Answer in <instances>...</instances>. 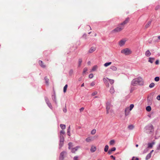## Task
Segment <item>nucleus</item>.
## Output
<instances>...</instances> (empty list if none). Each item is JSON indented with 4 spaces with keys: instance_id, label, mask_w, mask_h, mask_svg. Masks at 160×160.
Returning a JSON list of instances; mask_svg holds the SVG:
<instances>
[{
    "instance_id": "nucleus-1",
    "label": "nucleus",
    "mask_w": 160,
    "mask_h": 160,
    "mask_svg": "<svg viewBox=\"0 0 160 160\" xmlns=\"http://www.w3.org/2000/svg\"><path fill=\"white\" fill-rule=\"evenodd\" d=\"M129 21V18H127L124 21L118 25V27L113 30L112 31V32L116 33L120 32L125 27V25L127 24Z\"/></svg>"
},
{
    "instance_id": "nucleus-2",
    "label": "nucleus",
    "mask_w": 160,
    "mask_h": 160,
    "mask_svg": "<svg viewBox=\"0 0 160 160\" xmlns=\"http://www.w3.org/2000/svg\"><path fill=\"white\" fill-rule=\"evenodd\" d=\"M132 84L133 86H136L137 84L142 85L143 84V82L142 78L139 77L133 79L132 82Z\"/></svg>"
},
{
    "instance_id": "nucleus-3",
    "label": "nucleus",
    "mask_w": 160,
    "mask_h": 160,
    "mask_svg": "<svg viewBox=\"0 0 160 160\" xmlns=\"http://www.w3.org/2000/svg\"><path fill=\"white\" fill-rule=\"evenodd\" d=\"M132 51L128 48H126L122 50L121 53L126 55H129L132 53Z\"/></svg>"
},
{
    "instance_id": "nucleus-4",
    "label": "nucleus",
    "mask_w": 160,
    "mask_h": 160,
    "mask_svg": "<svg viewBox=\"0 0 160 160\" xmlns=\"http://www.w3.org/2000/svg\"><path fill=\"white\" fill-rule=\"evenodd\" d=\"M67 155V152L65 151L62 152L60 154L59 160H63L65 157Z\"/></svg>"
},
{
    "instance_id": "nucleus-5",
    "label": "nucleus",
    "mask_w": 160,
    "mask_h": 160,
    "mask_svg": "<svg viewBox=\"0 0 160 160\" xmlns=\"http://www.w3.org/2000/svg\"><path fill=\"white\" fill-rule=\"evenodd\" d=\"M126 40L125 39H122L120 40L119 42V45L120 46H122L124 45Z\"/></svg>"
},
{
    "instance_id": "nucleus-6",
    "label": "nucleus",
    "mask_w": 160,
    "mask_h": 160,
    "mask_svg": "<svg viewBox=\"0 0 160 160\" xmlns=\"http://www.w3.org/2000/svg\"><path fill=\"white\" fill-rule=\"evenodd\" d=\"M131 110H129V107H127L125 110V116H127L129 114L130 111Z\"/></svg>"
},
{
    "instance_id": "nucleus-7",
    "label": "nucleus",
    "mask_w": 160,
    "mask_h": 160,
    "mask_svg": "<svg viewBox=\"0 0 160 160\" xmlns=\"http://www.w3.org/2000/svg\"><path fill=\"white\" fill-rule=\"evenodd\" d=\"M96 50V48L95 47H92L88 51V52L91 53L95 51Z\"/></svg>"
},
{
    "instance_id": "nucleus-8",
    "label": "nucleus",
    "mask_w": 160,
    "mask_h": 160,
    "mask_svg": "<svg viewBox=\"0 0 160 160\" xmlns=\"http://www.w3.org/2000/svg\"><path fill=\"white\" fill-rule=\"evenodd\" d=\"M80 148L79 146L76 147L74 148H72L71 149V152L72 153H75V152Z\"/></svg>"
},
{
    "instance_id": "nucleus-9",
    "label": "nucleus",
    "mask_w": 160,
    "mask_h": 160,
    "mask_svg": "<svg viewBox=\"0 0 160 160\" xmlns=\"http://www.w3.org/2000/svg\"><path fill=\"white\" fill-rule=\"evenodd\" d=\"M94 140L93 138L92 137H88L86 139V141L87 142H89L92 141Z\"/></svg>"
},
{
    "instance_id": "nucleus-10",
    "label": "nucleus",
    "mask_w": 160,
    "mask_h": 160,
    "mask_svg": "<svg viewBox=\"0 0 160 160\" xmlns=\"http://www.w3.org/2000/svg\"><path fill=\"white\" fill-rule=\"evenodd\" d=\"M109 92L112 94H113L114 93L115 90L113 86H112V87H111L109 90Z\"/></svg>"
},
{
    "instance_id": "nucleus-11",
    "label": "nucleus",
    "mask_w": 160,
    "mask_h": 160,
    "mask_svg": "<svg viewBox=\"0 0 160 160\" xmlns=\"http://www.w3.org/2000/svg\"><path fill=\"white\" fill-rule=\"evenodd\" d=\"M38 63L42 67L45 68L46 67V66L42 61L39 60L38 62Z\"/></svg>"
},
{
    "instance_id": "nucleus-12",
    "label": "nucleus",
    "mask_w": 160,
    "mask_h": 160,
    "mask_svg": "<svg viewBox=\"0 0 160 160\" xmlns=\"http://www.w3.org/2000/svg\"><path fill=\"white\" fill-rule=\"evenodd\" d=\"M96 150V147L94 146H92L91 148L90 151L91 152H94Z\"/></svg>"
},
{
    "instance_id": "nucleus-13",
    "label": "nucleus",
    "mask_w": 160,
    "mask_h": 160,
    "mask_svg": "<svg viewBox=\"0 0 160 160\" xmlns=\"http://www.w3.org/2000/svg\"><path fill=\"white\" fill-rule=\"evenodd\" d=\"M110 109V106L109 105H107L106 106L107 114H108L109 113V110Z\"/></svg>"
},
{
    "instance_id": "nucleus-14",
    "label": "nucleus",
    "mask_w": 160,
    "mask_h": 160,
    "mask_svg": "<svg viewBox=\"0 0 160 160\" xmlns=\"http://www.w3.org/2000/svg\"><path fill=\"white\" fill-rule=\"evenodd\" d=\"M151 54V53L149 50H147L145 52V55L147 57H149Z\"/></svg>"
},
{
    "instance_id": "nucleus-15",
    "label": "nucleus",
    "mask_w": 160,
    "mask_h": 160,
    "mask_svg": "<svg viewBox=\"0 0 160 160\" xmlns=\"http://www.w3.org/2000/svg\"><path fill=\"white\" fill-rule=\"evenodd\" d=\"M151 21H148L147 22V23L146 24V25L145 26V27L146 28H148L150 26V25L151 24Z\"/></svg>"
},
{
    "instance_id": "nucleus-16",
    "label": "nucleus",
    "mask_w": 160,
    "mask_h": 160,
    "mask_svg": "<svg viewBox=\"0 0 160 160\" xmlns=\"http://www.w3.org/2000/svg\"><path fill=\"white\" fill-rule=\"evenodd\" d=\"M110 69L114 71H116L117 69V67L114 66H111L110 67Z\"/></svg>"
},
{
    "instance_id": "nucleus-17",
    "label": "nucleus",
    "mask_w": 160,
    "mask_h": 160,
    "mask_svg": "<svg viewBox=\"0 0 160 160\" xmlns=\"http://www.w3.org/2000/svg\"><path fill=\"white\" fill-rule=\"evenodd\" d=\"M44 79L45 80V82H46V84L47 85H48L49 84V83H48L49 81V79H48L47 77H45L44 78Z\"/></svg>"
},
{
    "instance_id": "nucleus-18",
    "label": "nucleus",
    "mask_w": 160,
    "mask_h": 160,
    "mask_svg": "<svg viewBox=\"0 0 160 160\" xmlns=\"http://www.w3.org/2000/svg\"><path fill=\"white\" fill-rule=\"evenodd\" d=\"M108 78H103V82L104 84H105L107 83L108 82Z\"/></svg>"
},
{
    "instance_id": "nucleus-19",
    "label": "nucleus",
    "mask_w": 160,
    "mask_h": 160,
    "mask_svg": "<svg viewBox=\"0 0 160 160\" xmlns=\"http://www.w3.org/2000/svg\"><path fill=\"white\" fill-rule=\"evenodd\" d=\"M154 60V58H149L148 60V62L151 63H153V60Z\"/></svg>"
},
{
    "instance_id": "nucleus-20",
    "label": "nucleus",
    "mask_w": 160,
    "mask_h": 160,
    "mask_svg": "<svg viewBox=\"0 0 160 160\" xmlns=\"http://www.w3.org/2000/svg\"><path fill=\"white\" fill-rule=\"evenodd\" d=\"M151 153H149L148 154L147 156L146 157V160H148L151 157Z\"/></svg>"
},
{
    "instance_id": "nucleus-21",
    "label": "nucleus",
    "mask_w": 160,
    "mask_h": 160,
    "mask_svg": "<svg viewBox=\"0 0 160 160\" xmlns=\"http://www.w3.org/2000/svg\"><path fill=\"white\" fill-rule=\"evenodd\" d=\"M154 144V143L153 142L151 143H149L148 144V148H152V147L153 145Z\"/></svg>"
},
{
    "instance_id": "nucleus-22",
    "label": "nucleus",
    "mask_w": 160,
    "mask_h": 160,
    "mask_svg": "<svg viewBox=\"0 0 160 160\" xmlns=\"http://www.w3.org/2000/svg\"><path fill=\"white\" fill-rule=\"evenodd\" d=\"M112 62H107L104 64V66L105 67H108V66L110 65L111 64Z\"/></svg>"
},
{
    "instance_id": "nucleus-23",
    "label": "nucleus",
    "mask_w": 160,
    "mask_h": 160,
    "mask_svg": "<svg viewBox=\"0 0 160 160\" xmlns=\"http://www.w3.org/2000/svg\"><path fill=\"white\" fill-rule=\"evenodd\" d=\"M146 110L147 111H148V112H150L151 110V107L150 106H147L146 108Z\"/></svg>"
},
{
    "instance_id": "nucleus-24",
    "label": "nucleus",
    "mask_w": 160,
    "mask_h": 160,
    "mask_svg": "<svg viewBox=\"0 0 160 160\" xmlns=\"http://www.w3.org/2000/svg\"><path fill=\"white\" fill-rule=\"evenodd\" d=\"M98 66L96 65L94 66L92 68V71H95L97 68Z\"/></svg>"
},
{
    "instance_id": "nucleus-25",
    "label": "nucleus",
    "mask_w": 160,
    "mask_h": 160,
    "mask_svg": "<svg viewBox=\"0 0 160 160\" xmlns=\"http://www.w3.org/2000/svg\"><path fill=\"white\" fill-rule=\"evenodd\" d=\"M68 87V85L66 84L63 88V92H64L65 93L67 91V89Z\"/></svg>"
},
{
    "instance_id": "nucleus-26",
    "label": "nucleus",
    "mask_w": 160,
    "mask_h": 160,
    "mask_svg": "<svg viewBox=\"0 0 160 160\" xmlns=\"http://www.w3.org/2000/svg\"><path fill=\"white\" fill-rule=\"evenodd\" d=\"M115 141L114 140H111L109 142V144L111 145H113L115 143Z\"/></svg>"
},
{
    "instance_id": "nucleus-27",
    "label": "nucleus",
    "mask_w": 160,
    "mask_h": 160,
    "mask_svg": "<svg viewBox=\"0 0 160 160\" xmlns=\"http://www.w3.org/2000/svg\"><path fill=\"white\" fill-rule=\"evenodd\" d=\"M108 80L109 81L110 83L111 84H112L114 82V81L113 79H108Z\"/></svg>"
},
{
    "instance_id": "nucleus-28",
    "label": "nucleus",
    "mask_w": 160,
    "mask_h": 160,
    "mask_svg": "<svg viewBox=\"0 0 160 160\" xmlns=\"http://www.w3.org/2000/svg\"><path fill=\"white\" fill-rule=\"evenodd\" d=\"M60 126L62 129H65L66 128V126L64 124H60Z\"/></svg>"
},
{
    "instance_id": "nucleus-29",
    "label": "nucleus",
    "mask_w": 160,
    "mask_h": 160,
    "mask_svg": "<svg viewBox=\"0 0 160 160\" xmlns=\"http://www.w3.org/2000/svg\"><path fill=\"white\" fill-rule=\"evenodd\" d=\"M108 145H106L105 146V148H104V151L105 152H107L108 151Z\"/></svg>"
},
{
    "instance_id": "nucleus-30",
    "label": "nucleus",
    "mask_w": 160,
    "mask_h": 160,
    "mask_svg": "<svg viewBox=\"0 0 160 160\" xmlns=\"http://www.w3.org/2000/svg\"><path fill=\"white\" fill-rule=\"evenodd\" d=\"M68 149H70L72 147V142H69L68 144Z\"/></svg>"
},
{
    "instance_id": "nucleus-31",
    "label": "nucleus",
    "mask_w": 160,
    "mask_h": 160,
    "mask_svg": "<svg viewBox=\"0 0 160 160\" xmlns=\"http://www.w3.org/2000/svg\"><path fill=\"white\" fill-rule=\"evenodd\" d=\"M128 128L129 130H132L134 128V126L132 125H129L128 127Z\"/></svg>"
},
{
    "instance_id": "nucleus-32",
    "label": "nucleus",
    "mask_w": 160,
    "mask_h": 160,
    "mask_svg": "<svg viewBox=\"0 0 160 160\" xmlns=\"http://www.w3.org/2000/svg\"><path fill=\"white\" fill-rule=\"evenodd\" d=\"M154 86H155V84L154 83L152 82V83H151L149 85V87L150 88H152L154 87Z\"/></svg>"
},
{
    "instance_id": "nucleus-33",
    "label": "nucleus",
    "mask_w": 160,
    "mask_h": 160,
    "mask_svg": "<svg viewBox=\"0 0 160 160\" xmlns=\"http://www.w3.org/2000/svg\"><path fill=\"white\" fill-rule=\"evenodd\" d=\"M96 130L95 129H93L91 132V134L92 135H94L96 133Z\"/></svg>"
},
{
    "instance_id": "nucleus-34",
    "label": "nucleus",
    "mask_w": 160,
    "mask_h": 160,
    "mask_svg": "<svg viewBox=\"0 0 160 160\" xmlns=\"http://www.w3.org/2000/svg\"><path fill=\"white\" fill-rule=\"evenodd\" d=\"M134 105L133 104H131L130 105V107H129V110H132V108H133Z\"/></svg>"
},
{
    "instance_id": "nucleus-35",
    "label": "nucleus",
    "mask_w": 160,
    "mask_h": 160,
    "mask_svg": "<svg viewBox=\"0 0 160 160\" xmlns=\"http://www.w3.org/2000/svg\"><path fill=\"white\" fill-rule=\"evenodd\" d=\"M82 62V59H79V60H78V65H79V66H80Z\"/></svg>"
},
{
    "instance_id": "nucleus-36",
    "label": "nucleus",
    "mask_w": 160,
    "mask_h": 160,
    "mask_svg": "<svg viewBox=\"0 0 160 160\" xmlns=\"http://www.w3.org/2000/svg\"><path fill=\"white\" fill-rule=\"evenodd\" d=\"M88 69L86 68H85L83 69V74H84L86 73V72L87 71Z\"/></svg>"
},
{
    "instance_id": "nucleus-37",
    "label": "nucleus",
    "mask_w": 160,
    "mask_h": 160,
    "mask_svg": "<svg viewBox=\"0 0 160 160\" xmlns=\"http://www.w3.org/2000/svg\"><path fill=\"white\" fill-rule=\"evenodd\" d=\"M160 78H159L158 77H155L154 78V80L156 82H158Z\"/></svg>"
},
{
    "instance_id": "nucleus-38",
    "label": "nucleus",
    "mask_w": 160,
    "mask_h": 160,
    "mask_svg": "<svg viewBox=\"0 0 160 160\" xmlns=\"http://www.w3.org/2000/svg\"><path fill=\"white\" fill-rule=\"evenodd\" d=\"M63 142H60V143H59V148H61V147L63 146Z\"/></svg>"
},
{
    "instance_id": "nucleus-39",
    "label": "nucleus",
    "mask_w": 160,
    "mask_h": 160,
    "mask_svg": "<svg viewBox=\"0 0 160 160\" xmlns=\"http://www.w3.org/2000/svg\"><path fill=\"white\" fill-rule=\"evenodd\" d=\"M97 93H98L97 92L95 91L92 93L91 95L92 96H94V95H97Z\"/></svg>"
},
{
    "instance_id": "nucleus-40",
    "label": "nucleus",
    "mask_w": 160,
    "mask_h": 160,
    "mask_svg": "<svg viewBox=\"0 0 160 160\" xmlns=\"http://www.w3.org/2000/svg\"><path fill=\"white\" fill-rule=\"evenodd\" d=\"M65 133V132L63 130H61L60 132V135H63Z\"/></svg>"
},
{
    "instance_id": "nucleus-41",
    "label": "nucleus",
    "mask_w": 160,
    "mask_h": 160,
    "mask_svg": "<svg viewBox=\"0 0 160 160\" xmlns=\"http://www.w3.org/2000/svg\"><path fill=\"white\" fill-rule=\"evenodd\" d=\"M95 83L94 82H93L92 83H91L90 84L91 86L93 87L95 85Z\"/></svg>"
},
{
    "instance_id": "nucleus-42",
    "label": "nucleus",
    "mask_w": 160,
    "mask_h": 160,
    "mask_svg": "<svg viewBox=\"0 0 160 160\" xmlns=\"http://www.w3.org/2000/svg\"><path fill=\"white\" fill-rule=\"evenodd\" d=\"M105 84V86H106V87L107 88H108L109 87V83L108 82V83H107Z\"/></svg>"
},
{
    "instance_id": "nucleus-43",
    "label": "nucleus",
    "mask_w": 160,
    "mask_h": 160,
    "mask_svg": "<svg viewBox=\"0 0 160 160\" xmlns=\"http://www.w3.org/2000/svg\"><path fill=\"white\" fill-rule=\"evenodd\" d=\"M116 150V148L115 147H113L111 148L110 150L112 152Z\"/></svg>"
},
{
    "instance_id": "nucleus-44",
    "label": "nucleus",
    "mask_w": 160,
    "mask_h": 160,
    "mask_svg": "<svg viewBox=\"0 0 160 160\" xmlns=\"http://www.w3.org/2000/svg\"><path fill=\"white\" fill-rule=\"evenodd\" d=\"M93 77V74H90L89 76V77L90 78H92Z\"/></svg>"
},
{
    "instance_id": "nucleus-45",
    "label": "nucleus",
    "mask_w": 160,
    "mask_h": 160,
    "mask_svg": "<svg viewBox=\"0 0 160 160\" xmlns=\"http://www.w3.org/2000/svg\"><path fill=\"white\" fill-rule=\"evenodd\" d=\"M78 156H75L73 158V160H78Z\"/></svg>"
},
{
    "instance_id": "nucleus-46",
    "label": "nucleus",
    "mask_w": 160,
    "mask_h": 160,
    "mask_svg": "<svg viewBox=\"0 0 160 160\" xmlns=\"http://www.w3.org/2000/svg\"><path fill=\"white\" fill-rule=\"evenodd\" d=\"M84 109V108L83 107H82V108H80L79 109L80 112H82L83 111Z\"/></svg>"
},
{
    "instance_id": "nucleus-47",
    "label": "nucleus",
    "mask_w": 160,
    "mask_h": 160,
    "mask_svg": "<svg viewBox=\"0 0 160 160\" xmlns=\"http://www.w3.org/2000/svg\"><path fill=\"white\" fill-rule=\"evenodd\" d=\"M64 141V138H60V142H63Z\"/></svg>"
},
{
    "instance_id": "nucleus-48",
    "label": "nucleus",
    "mask_w": 160,
    "mask_h": 160,
    "mask_svg": "<svg viewBox=\"0 0 160 160\" xmlns=\"http://www.w3.org/2000/svg\"><path fill=\"white\" fill-rule=\"evenodd\" d=\"M157 99L158 100H160V95H158L157 97Z\"/></svg>"
},
{
    "instance_id": "nucleus-49",
    "label": "nucleus",
    "mask_w": 160,
    "mask_h": 160,
    "mask_svg": "<svg viewBox=\"0 0 160 160\" xmlns=\"http://www.w3.org/2000/svg\"><path fill=\"white\" fill-rule=\"evenodd\" d=\"M159 8V6H157L156 7V8H155V10H158Z\"/></svg>"
},
{
    "instance_id": "nucleus-50",
    "label": "nucleus",
    "mask_w": 160,
    "mask_h": 160,
    "mask_svg": "<svg viewBox=\"0 0 160 160\" xmlns=\"http://www.w3.org/2000/svg\"><path fill=\"white\" fill-rule=\"evenodd\" d=\"M63 111L64 112H67V109H66V108H64L63 109Z\"/></svg>"
},
{
    "instance_id": "nucleus-51",
    "label": "nucleus",
    "mask_w": 160,
    "mask_h": 160,
    "mask_svg": "<svg viewBox=\"0 0 160 160\" xmlns=\"http://www.w3.org/2000/svg\"><path fill=\"white\" fill-rule=\"evenodd\" d=\"M148 103H152V100H148Z\"/></svg>"
},
{
    "instance_id": "nucleus-52",
    "label": "nucleus",
    "mask_w": 160,
    "mask_h": 160,
    "mask_svg": "<svg viewBox=\"0 0 160 160\" xmlns=\"http://www.w3.org/2000/svg\"><path fill=\"white\" fill-rule=\"evenodd\" d=\"M110 157L111 158H112L114 160H115V157H114L113 155H111L110 156Z\"/></svg>"
},
{
    "instance_id": "nucleus-53",
    "label": "nucleus",
    "mask_w": 160,
    "mask_h": 160,
    "mask_svg": "<svg viewBox=\"0 0 160 160\" xmlns=\"http://www.w3.org/2000/svg\"><path fill=\"white\" fill-rule=\"evenodd\" d=\"M155 63L156 64H158L159 63V61L158 60H157L155 62Z\"/></svg>"
},
{
    "instance_id": "nucleus-54",
    "label": "nucleus",
    "mask_w": 160,
    "mask_h": 160,
    "mask_svg": "<svg viewBox=\"0 0 160 160\" xmlns=\"http://www.w3.org/2000/svg\"><path fill=\"white\" fill-rule=\"evenodd\" d=\"M60 138H64L63 135H60Z\"/></svg>"
},
{
    "instance_id": "nucleus-55",
    "label": "nucleus",
    "mask_w": 160,
    "mask_h": 160,
    "mask_svg": "<svg viewBox=\"0 0 160 160\" xmlns=\"http://www.w3.org/2000/svg\"><path fill=\"white\" fill-rule=\"evenodd\" d=\"M112 152H111V151L110 150H109V151H108V153L109 154H110L112 153Z\"/></svg>"
},
{
    "instance_id": "nucleus-56",
    "label": "nucleus",
    "mask_w": 160,
    "mask_h": 160,
    "mask_svg": "<svg viewBox=\"0 0 160 160\" xmlns=\"http://www.w3.org/2000/svg\"><path fill=\"white\" fill-rule=\"evenodd\" d=\"M110 112L111 113V115H112V112H113V111L112 110H111L110 111Z\"/></svg>"
},
{
    "instance_id": "nucleus-57",
    "label": "nucleus",
    "mask_w": 160,
    "mask_h": 160,
    "mask_svg": "<svg viewBox=\"0 0 160 160\" xmlns=\"http://www.w3.org/2000/svg\"><path fill=\"white\" fill-rule=\"evenodd\" d=\"M70 132V130L69 129H68L67 130V133H69Z\"/></svg>"
},
{
    "instance_id": "nucleus-58",
    "label": "nucleus",
    "mask_w": 160,
    "mask_h": 160,
    "mask_svg": "<svg viewBox=\"0 0 160 160\" xmlns=\"http://www.w3.org/2000/svg\"><path fill=\"white\" fill-rule=\"evenodd\" d=\"M73 72V70H71L70 71V73H72Z\"/></svg>"
},
{
    "instance_id": "nucleus-59",
    "label": "nucleus",
    "mask_w": 160,
    "mask_h": 160,
    "mask_svg": "<svg viewBox=\"0 0 160 160\" xmlns=\"http://www.w3.org/2000/svg\"><path fill=\"white\" fill-rule=\"evenodd\" d=\"M153 152V150H152L150 153H151V154Z\"/></svg>"
},
{
    "instance_id": "nucleus-60",
    "label": "nucleus",
    "mask_w": 160,
    "mask_h": 160,
    "mask_svg": "<svg viewBox=\"0 0 160 160\" xmlns=\"http://www.w3.org/2000/svg\"><path fill=\"white\" fill-rule=\"evenodd\" d=\"M132 160H135V158L134 157H133Z\"/></svg>"
},
{
    "instance_id": "nucleus-61",
    "label": "nucleus",
    "mask_w": 160,
    "mask_h": 160,
    "mask_svg": "<svg viewBox=\"0 0 160 160\" xmlns=\"http://www.w3.org/2000/svg\"><path fill=\"white\" fill-rule=\"evenodd\" d=\"M84 86V83H83L82 85H81V87H83Z\"/></svg>"
},
{
    "instance_id": "nucleus-62",
    "label": "nucleus",
    "mask_w": 160,
    "mask_h": 160,
    "mask_svg": "<svg viewBox=\"0 0 160 160\" xmlns=\"http://www.w3.org/2000/svg\"><path fill=\"white\" fill-rule=\"evenodd\" d=\"M68 135L69 136H70V133H68Z\"/></svg>"
},
{
    "instance_id": "nucleus-63",
    "label": "nucleus",
    "mask_w": 160,
    "mask_h": 160,
    "mask_svg": "<svg viewBox=\"0 0 160 160\" xmlns=\"http://www.w3.org/2000/svg\"><path fill=\"white\" fill-rule=\"evenodd\" d=\"M135 160H139V159L138 158H135Z\"/></svg>"
},
{
    "instance_id": "nucleus-64",
    "label": "nucleus",
    "mask_w": 160,
    "mask_h": 160,
    "mask_svg": "<svg viewBox=\"0 0 160 160\" xmlns=\"http://www.w3.org/2000/svg\"><path fill=\"white\" fill-rule=\"evenodd\" d=\"M158 38L159 39H160V36H158Z\"/></svg>"
}]
</instances>
